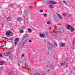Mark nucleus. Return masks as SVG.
I'll use <instances>...</instances> for the list:
<instances>
[{
  "label": "nucleus",
  "mask_w": 75,
  "mask_h": 75,
  "mask_svg": "<svg viewBox=\"0 0 75 75\" xmlns=\"http://www.w3.org/2000/svg\"><path fill=\"white\" fill-rule=\"evenodd\" d=\"M47 71H49V70H48Z\"/></svg>",
  "instance_id": "obj_47"
},
{
  "label": "nucleus",
  "mask_w": 75,
  "mask_h": 75,
  "mask_svg": "<svg viewBox=\"0 0 75 75\" xmlns=\"http://www.w3.org/2000/svg\"><path fill=\"white\" fill-rule=\"evenodd\" d=\"M34 75H40V74H39V73H35L34 74Z\"/></svg>",
  "instance_id": "obj_27"
},
{
  "label": "nucleus",
  "mask_w": 75,
  "mask_h": 75,
  "mask_svg": "<svg viewBox=\"0 0 75 75\" xmlns=\"http://www.w3.org/2000/svg\"><path fill=\"white\" fill-rule=\"evenodd\" d=\"M63 15L64 16H67V14H65V13H63Z\"/></svg>",
  "instance_id": "obj_29"
},
{
  "label": "nucleus",
  "mask_w": 75,
  "mask_h": 75,
  "mask_svg": "<svg viewBox=\"0 0 75 75\" xmlns=\"http://www.w3.org/2000/svg\"><path fill=\"white\" fill-rule=\"evenodd\" d=\"M50 67L51 68H53L54 67V65H50Z\"/></svg>",
  "instance_id": "obj_21"
},
{
  "label": "nucleus",
  "mask_w": 75,
  "mask_h": 75,
  "mask_svg": "<svg viewBox=\"0 0 75 75\" xmlns=\"http://www.w3.org/2000/svg\"><path fill=\"white\" fill-rule=\"evenodd\" d=\"M11 6H13V5L12 4H11Z\"/></svg>",
  "instance_id": "obj_40"
},
{
  "label": "nucleus",
  "mask_w": 75,
  "mask_h": 75,
  "mask_svg": "<svg viewBox=\"0 0 75 75\" xmlns=\"http://www.w3.org/2000/svg\"><path fill=\"white\" fill-rule=\"evenodd\" d=\"M71 25H68L67 26V28L68 30H69V28H71Z\"/></svg>",
  "instance_id": "obj_10"
},
{
  "label": "nucleus",
  "mask_w": 75,
  "mask_h": 75,
  "mask_svg": "<svg viewBox=\"0 0 75 75\" xmlns=\"http://www.w3.org/2000/svg\"><path fill=\"white\" fill-rule=\"evenodd\" d=\"M53 7H54L53 5H50L49 6V8H53Z\"/></svg>",
  "instance_id": "obj_14"
},
{
  "label": "nucleus",
  "mask_w": 75,
  "mask_h": 75,
  "mask_svg": "<svg viewBox=\"0 0 75 75\" xmlns=\"http://www.w3.org/2000/svg\"><path fill=\"white\" fill-rule=\"evenodd\" d=\"M29 37V35H25L23 37V38H27Z\"/></svg>",
  "instance_id": "obj_12"
},
{
  "label": "nucleus",
  "mask_w": 75,
  "mask_h": 75,
  "mask_svg": "<svg viewBox=\"0 0 75 75\" xmlns=\"http://www.w3.org/2000/svg\"><path fill=\"white\" fill-rule=\"evenodd\" d=\"M7 18V20H8V19H9V18Z\"/></svg>",
  "instance_id": "obj_43"
},
{
  "label": "nucleus",
  "mask_w": 75,
  "mask_h": 75,
  "mask_svg": "<svg viewBox=\"0 0 75 75\" xmlns=\"http://www.w3.org/2000/svg\"><path fill=\"white\" fill-rule=\"evenodd\" d=\"M40 12L41 13H42V12H43V10H41L40 11Z\"/></svg>",
  "instance_id": "obj_30"
},
{
  "label": "nucleus",
  "mask_w": 75,
  "mask_h": 75,
  "mask_svg": "<svg viewBox=\"0 0 75 75\" xmlns=\"http://www.w3.org/2000/svg\"><path fill=\"white\" fill-rule=\"evenodd\" d=\"M28 30L29 33H31V30L30 29L28 28Z\"/></svg>",
  "instance_id": "obj_18"
},
{
  "label": "nucleus",
  "mask_w": 75,
  "mask_h": 75,
  "mask_svg": "<svg viewBox=\"0 0 75 75\" xmlns=\"http://www.w3.org/2000/svg\"><path fill=\"white\" fill-rule=\"evenodd\" d=\"M60 45H61V46H62V47H65V44L64 43H63L62 44H60Z\"/></svg>",
  "instance_id": "obj_11"
},
{
  "label": "nucleus",
  "mask_w": 75,
  "mask_h": 75,
  "mask_svg": "<svg viewBox=\"0 0 75 75\" xmlns=\"http://www.w3.org/2000/svg\"><path fill=\"white\" fill-rule=\"evenodd\" d=\"M69 17H71V15Z\"/></svg>",
  "instance_id": "obj_45"
},
{
  "label": "nucleus",
  "mask_w": 75,
  "mask_h": 75,
  "mask_svg": "<svg viewBox=\"0 0 75 75\" xmlns=\"http://www.w3.org/2000/svg\"><path fill=\"white\" fill-rule=\"evenodd\" d=\"M27 65V64H26V63H25V65Z\"/></svg>",
  "instance_id": "obj_46"
},
{
  "label": "nucleus",
  "mask_w": 75,
  "mask_h": 75,
  "mask_svg": "<svg viewBox=\"0 0 75 75\" xmlns=\"http://www.w3.org/2000/svg\"><path fill=\"white\" fill-rule=\"evenodd\" d=\"M57 14H58V15H59V18L61 19H62V17H61V16H60V15H59V14H58V13H57Z\"/></svg>",
  "instance_id": "obj_23"
},
{
  "label": "nucleus",
  "mask_w": 75,
  "mask_h": 75,
  "mask_svg": "<svg viewBox=\"0 0 75 75\" xmlns=\"http://www.w3.org/2000/svg\"><path fill=\"white\" fill-rule=\"evenodd\" d=\"M40 37H45V35L42 34H40Z\"/></svg>",
  "instance_id": "obj_15"
},
{
  "label": "nucleus",
  "mask_w": 75,
  "mask_h": 75,
  "mask_svg": "<svg viewBox=\"0 0 75 75\" xmlns=\"http://www.w3.org/2000/svg\"><path fill=\"white\" fill-rule=\"evenodd\" d=\"M2 69H3V67H0V70H2Z\"/></svg>",
  "instance_id": "obj_36"
},
{
  "label": "nucleus",
  "mask_w": 75,
  "mask_h": 75,
  "mask_svg": "<svg viewBox=\"0 0 75 75\" xmlns=\"http://www.w3.org/2000/svg\"><path fill=\"white\" fill-rule=\"evenodd\" d=\"M17 20L18 21H21V18L19 17L17 18Z\"/></svg>",
  "instance_id": "obj_8"
},
{
  "label": "nucleus",
  "mask_w": 75,
  "mask_h": 75,
  "mask_svg": "<svg viewBox=\"0 0 75 75\" xmlns=\"http://www.w3.org/2000/svg\"><path fill=\"white\" fill-rule=\"evenodd\" d=\"M20 32L21 33H23L24 32V31L22 29H21L20 30Z\"/></svg>",
  "instance_id": "obj_22"
},
{
  "label": "nucleus",
  "mask_w": 75,
  "mask_h": 75,
  "mask_svg": "<svg viewBox=\"0 0 75 75\" xmlns=\"http://www.w3.org/2000/svg\"><path fill=\"white\" fill-rule=\"evenodd\" d=\"M23 18H24V19H25V16H23Z\"/></svg>",
  "instance_id": "obj_41"
},
{
  "label": "nucleus",
  "mask_w": 75,
  "mask_h": 75,
  "mask_svg": "<svg viewBox=\"0 0 75 75\" xmlns=\"http://www.w3.org/2000/svg\"><path fill=\"white\" fill-rule=\"evenodd\" d=\"M24 54H22L21 57H24Z\"/></svg>",
  "instance_id": "obj_31"
},
{
  "label": "nucleus",
  "mask_w": 75,
  "mask_h": 75,
  "mask_svg": "<svg viewBox=\"0 0 75 75\" xmlns=\"http://www.w3.org/2000/svg\"><path fill=\"white\" fill-rule=\"evenodd\" d=\"M25 44V42H22V44L21 45V47H23V46L24 45V44Z\"/></svg>",
  "instance_id": "obj_9"
},
{
  "label": "nucleus",
  "mask_w": 75,
  "mask_h": 75,
  "mask_svg": "<svg viewBox=\"0 0 75 75\" xmlns=\"http://www.w3.org/2000/svg\"><path fill=\"white\" fill-rule=\"evenodd\" d=\"M2 38H5V39H8L5 37H2Z\"/></svg>",
  "instance_id": "obj_37"
},
{
  "label": "nucleus",
  "mask_w": 75,
  "mask_h": 75,
  "mask_svg": "<svg viewBox=\"0 0 75 75\" xmlns=\"http://www.w3.org/2000/svg\"><path fill=\"white\" fill-rule=\"evenodd\" d=\"M0 57L2 58V54L0 53Z\"/></svg>",
  "instance_id": "obj_32"
},
{
  "label": "nucleus",
  "mask_w": 75,
  "mask_h": 75,
  "mask_svg": "<svg viewBox=\"0 0 75 75\" xmlns=\"http://www.w3.org/2000/svg\"><path fill=\"white\" fill-rule=\"evenodd\" d=\"M12 51V49H9L8 50H6V52L4 53V55L6 56H8L11 54V51Z\"/></svg>",
  "instance_id": "obj_1"
},
{
  "label": "nucleus",
  "mask_w": 75,
  "mask_h": 75,
  "mask_svg": "<svg viewBox=\"0 0 75 75\" xmlns=\"http://www.w3.org/2000/svg\"><path fill=\"white\" fill-rule=\"evenodd\" d=\"M74 44V42H73V44Z\"/></svg>",
  "instance_id": "obj_44"
},
{
  "label": "nucleus",
  "mask_w": 75,
  "mask_h": 75,
  "mask_svg": "<svg viewBox=\"0 0 75 75\" xmlns=\"http://www.w3.org/2000/svg\"><path fill=\"white\" fill-rule=\"evenodd\" d=\"M49 3L51 4H56L57 3L53 1H49Z\"/></svg>",
  "instance_id": "obj_6"
},
{
  "label": "nucleus",
  "mask_w": 75,
  "mask_h": 75,
  "mask_svg": "<svg viewBox=\"0 0 75 75\" xmlns=\"http://www.w3.org/2000/svg\"><path fill=\"white\" fill-rule=\"evenodd\" d=\"M58 18V15H56L54 16V18Z\"/></svg>",
  "instance_id": "obj_17"
},
{
  "label": "nucleus",
  "mask_w": 75,
  "mask_h": 75,
  "mask_svg": "<svg viewBox=\"0 0 75 75\" xmlns=\"http://www.w3.org/2000/svg\"><path fill=\"white\" fill-rule=\"evenodd\" d=\"M58 32L59 33H62L64 32V29L63 28H60L58 29Z\"/></svg>",
  "instance_id": "obj_3"
},
{
  "label": "nucleus",
  "mask_w": 75,
  "mask_h": 75,
  "mask_svg": "<svg viewBox=\"0 0 75 75\" xmlns=\"http://www.w3.org/2000/svg\"><path fill=\"white\" fill-rule=\"evenodd\" d=\"M51 28L50 27L49 28V30H51Z\"/></svg>",
  "instance_id": "obj_42"
},
{
  "label": "nucleus",
  "mask_w": 75,
  "mask_h": 75,
  "mask_svg": "<svg viewBox=\"0 0 75 75\" xmlns=\"http://www.w3.org/2000/svg\"><path fill=\"white\" fill-rule=\"evenodd\" d=\"M9 58H10V57H9Z\"/></svg>",
  "instance_id": "obj_49"
},
{
  "label": "nucleus",
  "mask_w": 75,
  "mask_h": 75,
  "mask_svg": "<svg viewBox=\"0 0 75 75\" xmlns=\"http://www.w3.org/2000/svg\"><path fill=\"white\" fill-rule=\"evenodd\" d=\"M3 63H4L3 62L1 61H0V65H3Z\"/></svg>",
  "instance_id": "obj_19"
},
{
  "label": "nucleus",
  "mask_w": 75,
  "mask_h": 75,
  "mask_svg": "<svg viewBox=\"0 0 75 75\" xmlns=\"http://www.w3.org/2000/svg\"><path fill=\"white\" fill-rule=\"evenodd\" d=\"M70 30L71 32H73V31H74L75 30V29H74V27L71 26V28H70Z\"/></svg>",
  "instance_id": "obj_7"
},
{
  "label": "nucleus",
  "mask_w": 75,
  "mask_h": 75,
  "mask_svg": "<svg viewBox=\"0 0 75 75\" xmlns=\"http://www.w3.org/2000/svg\"><path fill=\"white\" fill-rule=\"evenodd\" d=\"M26 67H28L27 66H26Z\"/></svg>",
  "instance_id": "obj_48"
},
{
  "label": "nucleus",
  "mask_w": 75,
  "mask_h": 75,
  "mask_svg": "<svg viewBox=\"0 0 75 75\" xmlns=\"http://www.w3.org/2000/svg\"><path fill=\"white\" fill-rule=\"evenodd\" d=\"M66 67L67 68V67H68V64H66Z\"/></svg>",
  "instance_id": "obj_35"
},
{
  "label": "nucleus",
  "mask_w": 75,
  "mask_h": 75,
  "mask_svg": "<svg viewBox=\"0 0 75 75\" xmlns=\"http://www.w3.org/2000/svg\"><path fill=\"white\" fill-rule=\"evenodd\" d=\"M28 11L27 10H25V15H26V14H27V13H28Z\"/></svg>",
  "instance_id": "obj_16"
},
{
  "label": "nucleus",
  "mask_w": 75,
  "mask_h": 75,
  "mask_svg": "<svg viewBox=\"0 0 75 75\" xmlns=\"http://www.w3.org/2000/svg\"><path fill=\"white\" fill-rule=\"evenodd\" d=\"M18 40H19V38H16L14 40V44L15 45H16L17 44L18 42Z\"/></svg>",
  "instance_id": "obj_2"
},
{
  "label": "nucleus",
  "mask_w": 75,
  "mask_h": 75,
  "mask_svg": "<svg viewBox=\"0 0 75 75\" xmlns=\"http://www.w3.org/2000/svg\"><path fill=\"white\" fill-rule=\"evenodd\" d=\"M43 34H44V35H47V33L46 32H44L43 33Z\"/></svg>",
  "instance_id": "obj_28"
},
{
  "label": "nucleus",
  "mask_w": 75,
  "mask_h": 75,
  "mask_svg": "<svg viewBox=\"0 0 75 75\" xmlns=\"http://www.w3.org/2000/svg\"><path fill=\"white\" fill-rule=\"evenodd\" d=\"M48 51L49 52H52V50H48Z\"/></svg>",
  "instance_id": "obj_25"
},
{
  "label": "nucleus",
  "mask_w": 75,
  "mask_h": 75,
  "mask_svg": "<svg viewBox=\"0 0 75 75\" xmlns=\"http://www.w3.org/2000/svg\"><path fill=\"white\" fill-rule=\"evenodd\" d=\"M54 45H56V47H57V45L56 43H54Z\"/></svg>",
  "instance_id": "obj_33"
},
{
  "label": "nucleus",
  "mask_w": 75,
  "mask_h": 75,
  "mask_svg": "<svg viewBox=\"0 0 75 75\" xmlns=\"http://www.w3.org/2000/svg\"><path fill=\"white\" fill-rule=\"evenodd\" d=\"M48 44L49 45L50 47H51V46L52 45V44L50 43H48Z\"/></svg>",
  "instance_id": "obj_24"
},
{
  "label": "nucleus",
  "mask_w": 75,
  "mask_h": 75,
  "mask_svg": "<svg viewBox=\"0 0 75 75\" xmlns=\"http://www.w3.org/2000/svg\"><path fill=\"white\" fill-rule=\"evenodd\" d=\"M61 65L62 66H64L65 65V63L64 62H63V63H62L61 64Z\"/></svg>",
  "instance_id": "obj_20"
},
{
  "label": "nucleus",
  "mask_w": 75,
  "mask_h": 75,
  "mask_svg": "<svg viewBox=\"0 0 75 75\" xmlns=\"http://www.w3.org/2000/svg\"><path fill=\"white\" fill-rule=\"evenodd\" d=\"M63 2L64 3H66V1H63Z\"/></svg>",
  "instance_id": "obj_34"
},
{
  "label": "nucleus",
  "mask_w": 75,
  "mask_h": 75,
  "mask_svg": "<svg viewBox=\"0 0 75 75\" xmlns=\"http://www.w3.org/2000/svg\"><path fill=\"white\" fill-rule=\"evenodd\" d=\"M51 23V21L49 20L47 21V24H49V25Z\"/></svg>",
  "instance_id": "obj_13"
},
{
  "label": "nucleus",
  "mask_w": 75,
  "mask_h": 75,
  "mask_svg": "<svg viewBox=\"0 0 75 75\" xmlns=\"http://www.w3.org/2000/svg\"><path fill=\"white\" fill-rule=\"evenodd\" d=\"M11 34V32L10 31H9L6 33V35L7 36H8V35L10 34Z\"/></svg>",
  "instance_id": "obj_4"
},
{
  "label": "nucleus",
  "mask_w": 75,
  "mask_h": 75,
  "mask_svg": "<svg viewBox=\"0 0 75 75\" xmlns=\"http://www.w3.org/2000/svg\"><path fill=\"white\" fill-rule=\"evenodd\" d=\"M47 16V14H45L44 15V16Z\"/></svg>",
  "instance_id": "obj_39"
},
{
  "label": "nucleus",
  "mask_w": 75,
  "mask_h": 75,
  "mask_svg": "<svg viewBox=\"0 0 75 75\" xmlns=\"http://www.w3.org/2000/svg\"><path fill=\"white\" fill-rule=\"evenodd\" d=\"M24 22L26 24L27 23V20H24Z\"/></svg>",
  "instance_id": "obj_26"
},
{
  "label": "nucleus",
  "mask_w": 75,
  "mask_h": 75,
  "mask_svg": "<svg viewBox=\"0 0 75 75\" xmlns=\"http://www.w3.org/2000/svg\"><path fill=\"white\" fill-rule=\"evenodd\" d=\"M18 65L20 66V67H21L23 65V62L20 61L18 62Z\"/></svg>",
  "instance_id": "obj_5"
},
{
  "label": "nucleus",
  "mask_w": 75,
  "mask_h": 75,
  "mask_svg": "<svg viewBox=\"0 0 75 75\" xmlns=\"http://www.w3.org/2000/svg\"><path fill=\"white\" fill-rule=\"evenodd\" d=\"M29 42H32V41H31V40H29Z\"/></svg>",
  "instance_id": "obj_38"
}]
</instances>
